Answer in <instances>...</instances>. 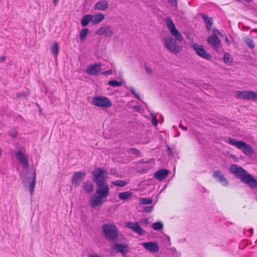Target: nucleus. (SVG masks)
Returning <instances> with one entry per match:
<instances>
[{
  "instance_id": "f257e3e1",
  "label": "nucleus",
  "mask_w": 257,
  "mask_h": 257,
  "mask_svg": "<svg viewBox=\"0 0 257 257\" xmlns=\"http://www.w3.org/2000/svg\"><path fill=\"white\" fill-rule=\"evenodd\" d=\"M96 193L98 195L92 196L90 205L93 208L100 207L109 194V188L105 181H97Z\"/></svg>"
},
{
  "instance_id": "f03ea898",
  "label": "nucleus",
  "mask_w": 257,
  "mask_h": 257,
  "mask_svg": "<svg viewBox=\"0 0 257 257\" xmlns=\"http://www.w3.org/2000/svg\"><path fill=\"white\" fill-rule=\"evenodd\" d=\"M230 171L251 188H254L257 186V181L241 167H238L236 165H232L230 168Z\"/></svg>"
},
{
  "instance_id": "7ed1b4c3",
  "label": "nucleus",
  "mask_w": 257,
  "mask_h": 257,
  "mask_svg": "<svg viewBox=\"0 0 257 257\" xmlns=\"http://www.w3.org/2000/svg\"><path fill=\"white\" fill-rule=\"evenodd\" d=\"M226 142L241 150L243 153L246 156H252L254 154V152L252 148L243 141H237L233 139L229 138Z\"/></svg>"
},
{
  "instance_id": "20e7f679",
  "label": "nucleus",
  "mask_w": 257,
  "mask_h": 257,
  "mask_svg": "<svg viewBox=\"0 0 257 257\" xmlns=\"http://www.w3.org/2000/svg\"><path fill=\"white\" fill-rule=\"evenodd\" d=\"M104 236L108 240H114L118 237L116 226L113 223L104 224L102 227Z\"/></svg>"
},
{
  "instance_id": "39448f33",
  "label": "nucleus",
  "mask_w": 257,
  "mask_h": 257,
  "mask_svg": "<svg viewBox=\"0 0 257 257\" xmlns=\"http://www.w3.org/2000/svg\"><path fill=\"white\" fill-rule=\"evenodd\" d=\"M165 47L172 53L177 54L182 50V47L178 45L176 40L171 36L164 38Z\"/></svg>"
},
{
  "instance_id": "423d86ee",
  "label": "nucleus",
  "mask_w": 257,
  "mask_h": 257,
  "mask_svg": "<svg viewBox=\"0 0 257 257\" xmlns=\"http://www.w3.org/2000/svg\"><path fill=\"white\" fill-rule=\"evenodd\" d=\"M213 33L212 35L207 38V42L209 45L213 47L214 50L217 51L218 49L221 48V41L216 36V34H218L221 36H222V34L217 29H213Z\"/></svg>"
},
{
  "instance_id": "0eeeda50",
  "label": "nucleus",
  "mask_w": 257,
  "mask_h": 257,
  "mask_svg": "<svg viewBox=\"0 0 257 257\" xmlns=\"http://www.w3.org/2000/svg\"><path fill=\"white\" fill-rule=\"evenodd\" d=\"M92 103L96 107L108 108L111 106L112 103L109 98L105 96H97L92 98Z\"/></svg>"
},
{
  "instance_id": "6e6552de",
  "label": "nucleus",
  "mask_w": 257,
  "mask_h": 257,
  "mask_svg": "<svg viewBox=\"0 0 257 257\" xmlns=\"http://www.w3.org/2000/svg\"><path fill=\"white\" fill-rule=\"evenodd\" d=\"M235 97L242 99H249L252 101L257 100V92L250 90L236 91L235 92Z\"/></svg>"
},
{
  "instance_id": "1a4fd4ad",
  "label": "nucleus",
  "mask_w": 257,
  "mask_h": 257,
  "mask_svg": "<svg viewBox=\"0 0 257 257\" xmlns=\"http://www.w3.org/2000/svg\"><path fill=\"white\" fill-rule=\"evenodd\" d=\"M192 47L199 57L207 60L211 59V55L206 51L203 46L194 43L192 44Z\"/></svg>"
},
{
  "instance_id": "9d476101",
  "label": "nucleus",
  "mask_w": 257,
  "mask_h": 257,
  "mask_svg": "<svg viewBox=\"0 0 257 257\" xmlns=\"http://www.w3.org/2000/svg\"><path fill=\"white\" fill-rule=\"evenodd\" d=\"M166 23L171 34L175 37L176 39L179 41H183V37L176 28L173 21L170 18H167L166 19Z\"/></svg>"
},
{
  "instance_id": "9b49d317",
  "label": "nucleus",
  "mask_w": 257,
  "mask_h": 257,
  "mask_svg": "<svg viewBox=\"0 0 257 257\" xmlns=\"http://www.w3.org/2000/svg\"><path fill=\"white\" fill-rule=\"evenodd\" d=\"M92 175L94 178L93 180L96 183L97 181H105V179L107 178L108 174L104 169L97 168L92 172Z\"/></svg>"
},
{
  "instance_id": "f8f14e48",
  "label": "nucleus",
  "mask_w": 257,
  "mask_h": 257,
  "mask_svg": "<svg viewBox=\"0 0 257 257\" xmlns=\"http://www.w3.org/2000/svg\"><path fill=\"white\" fill-rule=\"evenodd\" d=\"M16 159L25 169H28L29 166L28 158L21 150H19L15 154Z\"/></svg>"
},
{
  "instance_id": "ddd939ff",
  "label": "nucleus",
  "mask_w": 257,
  "mask_h": 257,
  "mask_svg": "<svg viewBox=\"0 0 257 257\" xmlns=\"http://www.w3.org/2000/svg\"><path fill=\"white\" fill-rule=\"evenodd\" d=\"M126 226L131 229L134 232L140 235H142L145 233V230L141 228L138 222H132L128 221L126 223Z\"/></svg>"
},
{
  "instance_id": "4468645a",
  "label": "nucleus",
  "mask_w": 257,
  "mask_h": 257,
  "mask_svg": "<svg viewBox=\"0 0 257 257\" xmlns=\"http://www.w3.org/2000/svg\"><path fill=\"white\" fill-rule=\"evenodd\" d=\"M141 245L151 252H158L159 250L158 243L155 241L143 242Z\"/></svg>"
},
{
  "instance_id": "2eb2a0df",
  "label": "nucleus",
  "mask_w": 257,
  "mask_h": 257,
  "mask_svg": "<svg viewBox=\"0 0 257 257\" xmlns=\"http://www.w3.org/2000/svg\"><path fill=\"white\" fill-rule=\"evenodd\" d=\"M85 175L86 173L84 171L75 172L72 180V184L76 186L79 185L81 181L84 180Z\"/></svg>"
},
{
  "instance_id": "dca6fc26",
  "label": "nucleus",
  "mask_w": 257,
  "mask_h": 257,
  "mask_svg": "<svg viewBox=\"0 0 257 257\" xmlns=\"http://www.w3.org/2000/svg\"><path fill=\"white\" fill-rule=\"evenodd\" d=\"M101 64L95 63L89 66L86 70L87 73L90 75H97L101 71Z\"/></svg>"
},
{
  "instance_id": "f3484780",
  "label": "nucleus",
  "mask_w": 257,
  "mask_h": 257,
  "mask_svg": "<svg viewBox=\"0 0 257 257\" xmlns=\"http://www.w3.org/2000/svg\"><path fill=\"white\" fill-rule=\"evenodd\" d=\"M96 34L99 35H104L106 37H111L113 33L110 27L105 26L101 27L98 29L96 32Z\"/></svg>"
},
{
  "instance_id": "a211bd4d",
  "label": "nucleus",
  "mask_w": 257,
  "mask_h": 257,
  "mask_svg": "<svg viewBox=\"0 0 257 257\" xmlns=\"http://www.w3.org/2000/svg\"><path fill=\"white\" fill-rule=\"evenodd\" d=\"M113 249L118 252L121 253L122 254H125L128 252V246L126 244H122L121 243H116L114 244Z\"/></svg>"
},
{
  "instance_id": "6ab92c4d",
  "label": "nucleus",
  "mask_w": 257,
  "mask_h": 257,
  "mask_svg": "<svg viewBox=\"0 0 257 257\" xmlns=\"http://www.w3.org/2000/svg\"><path fill=\"white\" fill-rule=\"evenodd\" d=\"M168 175V171L166 169H160L156 171L154 174L155 178L162 181L165 179Z\"/></svg>"
},
{
  "instance_id": "aec40b11",
  "label": "nucleus",
  "mask_w": 257,
  "mask_h": 257,
  "mask_svg": "<svg viewBox=\"0 0 257 257\" xmlns=\"http://www.w3.org/2000/svg\"><path fill=\"white\" fill-rule=\"evenodd\" d=\"M213 177L218 179L220 182H223L224 186L228 185V182L220 170L214 171L213 172Z\"/></svg>"
},
{
  "instance_id": "412c9836",
  "label": "nucleus",
  "mask_w": 257,
  "mask_h": 257,
  "mask_svg": "<svg viewBox=\"0 0 257 257\" xmlns=\"http://www.w3.org/2000/svg\"><path fill=\"white\" fill-rule=\"evenodd\" d=\"M108 7V5L106 0H102L95 4L94 9L96 10L104 11L107 9Z\"/></svg>"
},
{
  "instance_id": "4be33fe9",
  "label": "nucleus",
  "mask_w": 257,
  "mask_h": 257,
  "mask_svg": "<svg viewBox=\"0 0 257 257\" xmlns=\"http://www.w3.org/2000/svg\"><path fill=\"white\" fill-rule=\"evenodd\" d=\"M91 23L93 25H97L104 20V16L102 13H98L94 15H91Z\"/></svg>"
},
{
  "instance_id": "5701e85b",
  "label": "nucleus",
  "mask_w": 257,
  "mask_h": 257,
  "mask_svg": "<svg viewBox=\"0 0 257 257\" xmlns=\"http://www.w3.org/2000/svg\"><path fill=\"white\" fill-rule=\"evenodd\" d=\"M36 173L35 171H34L33 174V177L32 178V180L30 181V185H29V190L30 192L31 195H33L35 187V184H36Z\"/></svg>"
},
{
  "instance_id": "b1692460",
  "label": "nucleus",
  "mask_w": 257,
  "mask_h": 257,
  "mask_svg": "<svg viewBox=\"0 0 257 257\" xmlns=\"http://www.w3.org/2000/svg\"><path fill=\"white\" fill-rule=\"evenodd\" d=\"M202 17L204 20L206 29L209 31L210 30L212 26V21L211 19L208 18L205 14H202Z\"/></svg>"
},
{
  "instance_id": "393cba45",
  "label": "nucleus",
  "mask_w": 257,
  "mask_h": 257,
  "mask_svg": "<svg viewBox=\"0 0 257 257\" xmlns=\"http://www.w3.org/2000/svg\"><path fill=\"white\" fill-rule=\"evenodd\" d=\"M132 195V193L130 191H125L118 193V197L121 200H127Z\"/></svg>"
},
{
  "instance_id": "a878e982",
  "label": "nucleus",
  "mask_w": 257,
  "mask_h": 257,
  "mask_svg": "<svg viewBox=\"0 0 257 257\" xmlns=\"http://www.w3.org/2000/svg\"><path fill=\"white\" fill-rule=\"evenodd\" d=\"M91 15L90 14L83 16L81 21L82 26L83 27L87 26L90 22H91Z\"/></svg>"
},
{
  "instance_id": "bb28decb",
  "label": "nucleus",
  "mask_w": 257,
  "mask_h": 257,
  "mask_svg": "<svg viewBox=\"0 0 257 257\" xmlns=\"http://www.w3.org/2000/svg\"><path fill=\"white\" fill-rule=\"evenodd\" d=\"M83 188L87 193H90L93 190V186L90 182H85L83 184Z\"/></svg>"
},
{
  "instance_id": "cd10ccee",
  "label": "nucleus",
  "mask_w": 257,
  "mask_h": 257,
  "mask_svg": "<svg viewBox=\"0 0 257 257\" xmlns=\"http://www.w3.org/2000/svg\"><path fill=\"white\" fill-rule=\"evenodd\" d=\"M51 52L54 54L55 58H57L58 55L59 47L57 42H54L51 49Z\"/></svg>"
},
{
  "instance_id": "c85d7f7f",
  "label": "nucleus",
  "mask_w": 257,
  "mask_h": 257,
  "mask_svg": "<svg viewBox=\"0 0 257 257\" xmlns=\"http://www.w3.org/2000/svg\"><path fill=\"white\" fill-rule=\"evenodd\" d=\"M89 33V30L87 28H84L81 30L79 33V38L82 41H83Z\"/></svg>"
},
{
  "instance_id": "c756f323",
  "label": "nucleus",
  "mask_w": 257,
  "mask_h": 257,
  "mask_svg": "<svg viewBox=\"0 0 257 257\" xmlns=\"http://www.w3.org/2000/svg\"><path fill=\"white\" fill-rule=\"evenodd\" d=\"M152 228L155 230H161L163 228V224L160 221L155 222L152 224Z\"/></svg>"
},
{
  "instance_id": "7c9ffc66",
  "label": "nucleus",
  "mask_w": 257,
  "mask_h": 257,
  "mask_svg": "<svg viewBox=\"0 0 257 257\" xmlns=\"http://www.w3.org/2000/svg\"><path fill=\"white\" fill-rule=\"evenodd\" d=\"M112 184L119 187H123L126 185V182L123 180H117L112 182Z\"/></svg>"
},
{
  "instance_id": "2f4dec72",
  "label": "nucleus",
  "mask_w": 257,
  "mask_h": 257,
  "mask_svg": "<svg viewBox=\"0 0 257 257\" xmlns=\"http://www.w3.org/2000/svg\"><path fill=\"white\" fill-rule=\"evenodd\" d=\"M140 202L142 204H150L152 203L153 200L150 198H145L141 199Z\"/></svg>"
},
{
  "instance_id": "473e14b6",
  "label": "nucleus",
  "mask_w": 257,
  "mask_h": 257,
  "mask_svg": "<svg viewBox=\"0 0 257 257\" xmlns=\"http://www.w3.org/2000/svg\"><path fill=\"white\" fill-rule=\"evenodd\" d=\"M108 85L113 87L119 86L121 85V82L116 80H110L108 81Z\"/></svg>"
},
{
  "instance_id": "72a5a7b5",
  "label": "nucleus",
  "mask_w": 257,
  "mask_h": 257,
  "mask_svg": "<svg viewBox=\"0 0 257 257\" xmlns=\"http://www.w3.org/2000/svg\"><path fill=\"white\" fill-rule=\"evenodd\" d=\"M223 60H224V63H227V64L230 63L231 62V60L230 57V55L227 53H225L224 54V57H223Z\"/></svg>"
},
{
  "instance_id": "f704fd0d",
  "label": "nucleus",
  "mask_w": 257,
  "mask_h": 257,
  "mask_svg": "<svg viewBox=\"0 0 257 257\" xmlns=\"http://www.w3.org/2000/svg\"><path fill=\"white\" fill-rule=\"evenodd\" d=\"M245 42L247 46L251 49H253L254 47V44L253 41L250 39H247L246 40Z\"/></svg>"
},
{
  "instance_id": "c9c22d12",
  "label": "nucleus",
  "mask_w": 257,
  "mask_h": 257,
  "mask_svg": "<svg viewBox=\"0 0 257 257\" xmlns=\"http://www.w3.org/2000/svg\"><path fill=\"white\" fill-rule=\"evenodd\" d=\"M131 92L138 99H140V95L136 92L134 88H131Z\"/></svg>"
},
{
  "instance_id": "e433bc0d",
  "label": "nucleus",
  "mask_w": 257,
  "mask_h": 257,
  "mask_svg": "<svg viewBox=\"0 0 257 257\" xmlns=\"http://www.w3.org/2000/svg\"><path fill=\"white\" fill-rule=\"evenodd\" d=\"M169 3L175 7L177 6V0H168Z\"/></svg>"
},
{
  "instance_id": "4c0bfd02",
  "label": "nucleus",
  "mask_w": 257,
  "mask_h": 257,
  "mask_svg": "<svg viewBox=\"0 0 257 257\" xmlns=\"http://www.w3.org/2000/svg\"><path fill=\"white\" fill-rule=\"evenodd\" d=\"M130 151L132 153L135 155H139L140 154V151L136 148H132L131 149Z\"/></svg>"
},
{
  "instance_id": "58836bf2",
  "label": "nucleus",
  "mask_w": 257,
  "mask_h": 257,
  "mask_svg": "<svg viewBox=\"0 0 257 257\" xmlns=\"http://www.w3.org/2000/svg\"><path fill=\"white\" fill-rule=\"evenodd\" d=\"M28 95H29V93H27V92H24L19 93L17 94V96L18 97H22V96H27Z\"/></svg>"
},
{
  "instance_id": "ea45409f",
  "label": "nucleus",
  "mask_w": 257,
  "mask_h": 257,
  "mask_svg": "<svg viewBox=\"0 0 257 257\" xmlns=\"http://www.w3.org/2000/svg\"><path fill=\"white\" fill-rule=\"evenodd\" d=\"M152 124L155 126H156L157 125L158 122L156 116H154L152 117Z\"/></svg>"
},
{
  "instance_id": "a19ab883",
  "label": "nucleus",
  "mask_w": 257,
  "mask_h": 257,
  "mask_svg": "<svg viewBox=\"0 0 257 257\" xmlns=\"http://www.w3.org/2000/svg\"><path fill=\"white\" fill-rule=\"evenodd\" d=\"M145 69L148 74H152L153 73V71L150 68L146 66Z\"/></svg>"
},
{
  "instance_id": "79ce46f5",
  "label": "nucleus",
  "mask_w": 257,
  "mask_h": 257,
  "mask_svg": "<svg viewBox=\"0 0 257 257\" xmlns=\"http://www.w3.org/2000/svg\"><path fill=\"white\" fill-rule=\"evenodd\" d=\"M10 136L13 138H16L17 136V132L14 131V132L10 133Z\"/></svg>"
},
{
  "instance_id": "37998d69",
  "label": "nucleus",
  "mask_w": 257,
  "mask_h": 257,
  "mask_svg": "<svg viewBox=\"0 0 257 257\" xmlns=\"http://www.w3.org/2000/svg\"><path fill=\"white\" fill-rule=\"evenodd\" d=\"M112 71L111 70H108L107 71H106L104 72H103V74L105 75H110L112 73Z\"/></svg>"
},
{
  "instance_id": "c03bdc74",
  "label": "nucleus",
  "mask_w": 257,
  "mask_h": 257,
  "mask_svg": "<svg viewBox=\"0 0 257 257\" xmlns=\"http://www.w3.org/2000/svg\"><path fill=\"white\" fill-rule=\"evenodd\" d=\"M141 222L142 223H145V224H148L149 223V219L148 218H145L143 219Z\"/></svg>"
},
{
  "instance_id": "a18cd8bd",
  "label": "nucleus",
  "mask_w": 257,
  "mask_h": 257,
  "mask_svg": "<svg viewBox=\"0 0 257 257\" xmlns=\"http://www.w3.org/2000/svg\"><path fill=\"white\" fill-rule=\"evenodd\" d=\"M6 61V57L5 56H1L0 57V63L4 62Z\"/></svg>"
},
{
  "instance_id": "49530a36",
  "label": "nucleus",
  "mask_w": 257,
  "mask_h": 257,
  "mask_svg": "<svg viewBox=\"0 0 257 257\" xmlns=\"http://www.w3.org/2000/svg\"><path fill=\"white\" fill-rule=\"evenodd\" d=\"M59 0H54V5L55 6H56L58 4Z\"/></svg>"
},
{
  "instance_id": "de8ad7c7",
  "label": "nucleus",
  "mask_w": 257,
  "mask_h": 257,
  "mask_svg": "<svg viewBox=\"0 0 257 257\" xmlns=\"http://www.w3.org/2000/svg\"><path fill=\"white\" fill-rule=\"evenodd\" d=\"M179 127H180V128H181L182 129H183V130H185V131H186V130H187V129L186 127L183 126H182V125H179Z\"/></svg>"
},
{
  "instance_id": "09e8293b",
  "label": "nucleus",
  "mask_w": 257,
  "mask_h": 257,
  "mask_svg": "<svg viewBox=\"0 0 257 257\" xmlns=\"http://www.w3.org/2000/svg\"><path fill=\"white\" fill-rule=\"evenodd\" d=\"M2 149L0 148V157L2 156Z\"/></svg>"
},
{
  "instance_id": "8fccbe9b",
  "label": "nucleus",
  "mask_w": 257,
  "mask_h": 257,
  "mask_svg": "<svg viewBox=\"0 0 257 257\" xmlns=\"http://www.w3.org/2000/svg\"><path fill=\"white\" fill-rule=\"evenodd\" d=\"M245 1L247 2H250L252 1L253 0H245Z\"/></svg>"
},
{
  "instance_id": "3c124183",
  "label": "nucleus",
  "mask_w": 257,
  "mask_h": 257,
  "mask_svg": "<svg viewBox=\"0 0 257 257\" xmlns=\"http://www.w3.org/2000/svg\"><path fill=\"white\" fill-rule=\"evenodd\" d=\"M225 40H226V41L227 42H228L229 41V40H228V38H226Z\"/></svg>"
},
{
  "instance_id": "603ef678",
  "label": "nucleus",
  "mask_w": 257,
  "mask_h": 257,
  "mask_svg": "<svg viewBox=\"0 0 257 257\" xmlns=\"http://www.w3.org/2000/svg\"><path fill=\"white\" fill-rule=\"evenodd\" d=\"M150 209H147V210H146V211H150Z\"/></svg>"
}]
</instances>
